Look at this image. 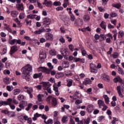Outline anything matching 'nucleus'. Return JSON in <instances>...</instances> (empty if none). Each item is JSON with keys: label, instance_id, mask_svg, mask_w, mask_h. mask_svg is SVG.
<instances>
[{"label": "nucleus", "instance_id": "5", "mask_svg": "<svg viewBox=\"0 0 124 124\" xmlns=\"http://www.w3.org/2000/svg\"><path fill=\"white\" fill-rule=\"evenodd\" d=\"M61 53L64 58H66V57H68L69 56L68 50L66 48H61Z\"/></svg>", "mask_w": 124, "mask_h": 124}, {"label": "nucleus", "instance_id": "29", "mask_svg": "<svg viewBox=\"0 0 124 124\" xmlns=\"http://www.w3.org/2000/svg\"><path fill=\"white\" fill-rule=\"evenodd\" d=\"M83 122L84 124H89L91 123V119L88 117L87 119H83Z\"/></svg>", "mask_w": 124, "mask_h": 124}, {"label": "nucleus", "instance_id": "19", "mask_svg": "<svg viewBox=\"0 0 124 124\" xmlns=\"http://www.w3.org/2000/svg\"><path fill=\"white\" fill-rule=\"evenodd\" d=\"M17 8L19 11H24V5L22 3L18 4L17 6Z\"/></svg>", "mask_w": 124, "mask_h": 124}, {"label": "nucleus", "instance_id": "61", "mask_svg": "<svg viewBox=\"0 0 124 124\" xmlns=\"http://www.w3.org/2000/svg\"><path fill=\"white\" fill-rule=\"evenodd\" d=\"M75 103H76V105H78V104H80L81 103H83V101H82L81 100L77 99Z\"/></svg>", "mask_w": 124, "mask_h": 124}, {"label": "nucleus", "instance_id": "30", "mask_svg": "<svg viewBox=\"0 0 124 124\" xmlns=\"http://www.w3.org/2000/svg\"><path fill=\"white\" fill-rule=\"evenodd\" d=\"M84 62V59H81L80 58L75 57L74 59V62Z\"/></svg>", "mask_w": 124, "mask_h": 124}, {"label": "nucleus", "instance_id": "46", "mask_svg": "<svg viewBox=\"0 0 124 124\" xmlns=\"http://www.w3.org/2000/svg\"><path fill=\"white\" fill-rule=\"evenodd\" d=\"M53 87V90L55 92V94H56V95H59V94H60V93H59V88L55 86V85Z\"/></svg>", "mask_w": 124, "mask_h": 124}, {"label": "nucleus", "instance_id": "17", "mask_svg": "<svg viewBox=\"0 0 124 124\" xmlns=\"http://www.w3.org/2000/svg\"><path fill=\"white\" fill-rule=\"evenodd\" d=\"M41 84L43 85V87L44 89V90H46V88H48L51 86V84H50V83L48 82H42Z\"/></svg>", "mask_w": 124, "mask_h": 124}, {"label": "nucleus", "instance_id": "10", "mask_svg": "<svg viewBox=\"0 0 124 124\" xmlns=\"http://www.w3.org/2000/svg\"><path fill=\"white\" fill-rule=\"evenodd\" d=\"M18 51V46H13L11 47L10 55H13L14 53Z\"/></svg>", "mask_w": 124, "mask_h": 124}, {"label": "nucleus", "instance_id": "54", "mask_svg": "<svg viewBox=\"0 0 124 124\" xmlns=\"http://www.w3.org/2000/svg\"><path fill=\"white\" fill-rule=\"evenodd\" d=\"M113 6L114 7H115L116 8H118L119 9L121 8V7H122V5L121 4V3H117L113 4Z\"/></svg>", "mask_w": 124, "mask_h": 124}, {"label": "nucleus", "instance_id": "37", "mask_svg": "<svg viewBox=\"0 0 124 124\" xmlns=\"http://www.w3.org/2000/svg\"><path fill=\"white\" fill-rule=\"evenodd\" d=\"M4 102H5V106L6 105H11V104L12 103V99L11 98L8 99L7 101H4Z\"/></svg>", "mask_w": 124, "mask_h": 124}, {"label": "nucleus", "instance_id": "20", "mask_svg": "<svg viewBox=\"0 0 124 124\" xmlns=\"http://www.w3.org/2000/svg\"><path fill=\"white\" fill-rule=\"evenodd\" d=\"M62 65L64 66V68H68L69 67V62L67 61H63L62 62Z\"/></svg>", "mask_w": 124, "mask_h": 124}, {"label": "nucleus", "instance_id": "11", "mask_svg": "<svg viewBox=\"0 0 124 124\" xmlns=\"http://www.w3.org/2000/svg\"><path fill=\"white\" fill-rule=\"evenodd\" d=\"M45 38L46 40L51 41L53 39V35L50 33H46L45 34Z\"/></svg>", "mask_w": 124, "mask_h": 124}, {"label": "nucleus", "instance_id": "18", "mask_svg": "<svg viewBox=\"0 0 124 124\" xmlns=\"http://www.w3.org/2000/svg\"><path fill=\"white\" fill-rule=\"evenodd\" d=\"M102 78L103 80H104V81H106L107 82H109V81H110V78H109V76L105 74L102 75Z\"/></svg>", "mask_w": 124, "mask_h": 124}, {"label": "nucleus", "instance_id": "51", "mask_svg": "<svg viewBox=\"0 0 124 124\" xmlns=\"http://www.w3.org/2000/svg\"><path fill=\"white\" fill-rule=\"evenodd\" d=\"M110 15L111 18H115V17H117V16H118V15L115 12H112V13H111Z\"/></svg>", "mask_w": 124, "mask_h": 124}, {"label": "nucleus", "instance_id": "28", "mask_svg": "<svg viewBox=\"0 0 124 124\" xmlns=\"http://www.w3.org/2000/svg\"><path fill=\"white\" fill-rule=\"evenodd\" d=\"M62 122L63 124H65L67 122H68V117L67 116H64L62 118Z\"/></svg>", "mask_w": 124, "mask_h": 124}, {"label": "nucleus", "instance_id": "6", "mask_svg": "<svg viewBox=\"0 0 124 124\" xmlns=\"http://www.w3.org/2000/svg\"><path fill=\"white\" fill-rule=\"evenodd\" d=\"M90 70L91 72L93 73H97V69L96 67V65L93 63H91L90 64Z\"/></svg>", "mask_w": 124, "mask_h": 124}, {"label": "nucleus", "instance_id": "16", "mask_svg": "<svg viewBox=\"0 0 124 124\" xmlns=\"http://www.w3.org/2000/svg\"><path fill=\"white\" fill-rule=\"evenodd\" d=\"M11 15L13 18H16L19 15V12L17 11H12L11 12Z\"/></svg>", "mask_w": 124, "mask_h": 124}, {"label": "nucleus", "instance_id": "52", "mask_svg": "<svg viewBox=\"0 0 124 124\" xmlns=\"http://www.w3.org/2000/svg\"><path fill=\"white\" fill-rule=\"evenodd\" d=\"M70 20L71 21V22H74V21H75V16L74 15V14L73 15H71L70 16Z\"/></svg>", "mask_w": 124, "mask_h": 124}, {"label": "nucleus", "instance_id": "59", "mask_svg": "<svg viewBox=\"0 0 124 124\" xmlns=\"http://www.w3.org/2000/svg\"><path fill=\"white\" fill-rule=\"evenodd\" d=\"M47 66H48L49 68L51 70H52V69H54V66L53 65H52V63H51L50 62L47 63Z\"/></svg>", "mask_w": 124, "mask_h": 124}, {"label": "nucleus", "instance_id": "47", "mask_svg": "<svg viewBox=\"0 0 124 124\" xmlns=\"http://www.w3.org/2000/svg\"><path fill=\"white\" fill-rule=\"evenodd\" d=\"M35 16H36V15H29L27 16V19H33L35 18Z\"/></svg>", "mask_w": 124, "mask_h": 124}, {"label": "nucleus", "instance_id": "36", "mask_svg": "<svg viewBox=\"0 0 124 124\" xmlns=\"http://www.w3.org/2000/svg\"><path fill=\"white\" fill-rule=\"evenodd\" d=\"M67 86L68 87H71L72 86V84H73V81L72 79H67Z\"/></svg>", "mask_w": 124, "mask_h": 124}, {"label": "nucleus", "instance_id": "8", "mask_svg": "<svg viewBox=\"0 0 124 124\" xmlns=\"http://www.w3.org/2000/svg\"><path fill=\"white\" fill-rule=\"evenodd\" d=\"M9 43L10 45H14V44H21V40L20 39H13L9 40Z\"/></svg>", "mask_w": 124, "mask_h": 124}, {"label": "nucleus", "instance_id": "9", "mask_svg": "<svg viewBox=\"0 0 124 124\" xmlns=\"http://www.w3.org/2000/svg\"><path fill=\"white\" fill-rule=\"evenodd\" d=\"M44 95H43V94H39L37 95V98H38V101H36V103L38 105H40V103L39 102H42V101H43V99H42V98H43Z\"/></svg>", "mask_w": 124, "mask_h": 124}, {"label": "nucleus", "instance_id": "2", "mask_svg": "<svg viewBox=\"0 0 124 124\" xmlns=\"http://www.w3.org/2000/svg\"><path fill=\"white\" fill-rule=\"evenodd\" d=\"M44 59H46V52L43 50H41L40 51L39 57L38 58L39 63H42Z\"/></svg>", "mask_w": 124, "mask_h": 124}, {"label": "nucleus", "instance_id": "14", "mask_svg": "<svg viewBox=\"0 0 124 124\" xmlns=\"http://www.w3.org/2000/svg\"><path fill=\"white\" fill-rule=\"evenodd\" d=\"M91 84H92V80L89 78L84 79L83 82V85H85V86H87V85H91Z\"/></svg>", "mask_w": 124, "mask_h": 124}, {"label": "nucleus", "instance_id": "50", "mask_svg": "<svg viewBox=\"0 0 124 124\" xmlns=\"http://www.w3.org/2000/svg\"><path fill=\"white\" fill-rule=\"evenodd\" d=\"M51 104L52 106H57L58 103L57 102V100H56V98H54V99L51 101Z\"/></svg>", "mask_w": 124, "mask_h": 124}, {"label": "nucleus", "instance_id": "22", "mask_svg": "<svg viewBox=\"0 0 124 124\" xmlns=\"http://www.w3.org/2000/svg\"><path fill=\"white\" fill-rule=\"evenodd\" d=\"M105 104V103L104 102V101L102 100H98V105L100 108H101V107H103Z\"/></svg>", "mask_w": 124, "mask_h": 124}, {"label": "nucleus", "instance_id": "60", "mask_svg": "<svg viewBox=\"0 0 124 124\" xmlns=\"http://www.w3.org/2000/svg\"><path fill=\"white\" fill-rule=\"evenodd\" d=\"M61 2L60 1H55L53 3V5L55 6H60L61 5Z\"/></svg>", "mask_w": 124, "mask_h": 124}, {"label": "nucleus", "instance_id": "44", "mask_svg": "<svg viewBox=\"0 0 124 124\" xmlns=\"http://www.w3.org/2000/svg\"><path fill=\"white\" fill-rule=\"evenodd\" d=\"M33 104L31 103H29L27 105V107L25 108L26 111H30L31 110V108L32 107Z\"/></svg>", "mask_w": 124, "mask_h": 124}, {"label": "nucleus", "instance_id": "55", "mask_svg": "<svg viewBox=\"0 0 124 124\" xmlns=\"http://www.w3.org/2000/svg\"><path fill=\"white\" fill-rule=\"evenodd\" d=\"M45 68H46L45 67H40L38 68V71L39 72H44V71L45 70Z\"/></svg>", "mask_w": 124, "mask_h": 124}, {"label": "nucleus", "instance_id": "53", "mask_svg": "<svg viewBox=\"0 0 124 124\" xmlns=\"http://www.w3.org/2000/svg\"><path fill=\"white\" fill-rule=\"evenodd\" d=\"M17 98L18 100H20V101L24 100V95L22 94L18 95Z\"/></svg>", "mask_w": 124, "mask_h": 124}, {"label": "nucleus", "instance_id": "43", "mask_svg": "<svg viewBox=\"0 0 124 124\" xmlns=\"http://www.w3.org/2000/svg\"><path fill=\"white\" fill-rule=\"evenodd\" d=\"M69 4V2L68 0H64V3L63 4V6L64 8H66L67 7V5Z\"/></svg>", "mask_w": 124, "mask_h": 124}, {"label": "nucleus", "instance_id": "35", "mask_svg": "<svg viewBox=\"0 0 124 124\" xmlns=\"http://www.w3.org/2000/svg\"><path fill=\"white\" fill-rule=\"evenodd\" d=\"M118 72L119 74H121V75H124V69L120 67L119 66H118Z\"/></svg>", "mask_w": 124, "mask_h": 124}, {"label": "nucleus", "instance_id": "13", "mask_svg": "<svg viewBox=\"0 0 124 124\" xmlns=\"http://www.w3.org/2000/svg\"><path fill=\"white\" fill-rule=\"evenodd\" d=\"M3 26H4V30H6V31H8L9 32H12V29L10 28V25L6 23H4Z\"/></svg>", "mask_w": 124, "mask_h": 124}, {"label": "nucleus", "instance_id": "56", "mask_svg": "<svg viewBox=\"0 0 124 124\" xmlns=\"http://www.w3.org/2000/svg\"><path fill=\"white\" fill-rule=\"evenodd\" d=\"M54 120H58V111H55L54 112Z\"/></svg>", "mask_w": 124, "mask_h": 124}, {"label": "nucleus", "instance_id": "27", "mask_svg": "<svg viewBox=\"0 0 124 124\" xmlns=\"http://www.w3.org/2000/svg\"><path fill=\"white\" fill-rule=\"evenodd\" d=\"M81 93H78V92H76L74 95H73V97L74 98H81Z\"/></svg>", "mask_w": 124, "mask_h": 124}, {"label": "nucleus", "instance_id": "40", "mask_svg": "<svg viewBox=\"0 0 124 124\" xmlns=\"http://www.w3.org/2000/svg\"><path fill=\"white\" fill-rule=\"evenodd\" d=\"M41 75H42V73H39V74H34L33 76V78H34V79L39 78L40 77H41Z\"/></svg>", "mask_w": 124, "mask_h": 124}, {"label": "nucleus", "instance_id": "45", "mask_svg": "<svg viewBox=\"0 0 124 124\" xmlns=\"http://www.w3.org/2000/svg\"><path fill=\"white\" fill-rule=\"evenodd\" d=\"M25 17H26V15L25 14V13H20L19 16V19H20L21 20H23V19H24Z\"/></svg>", "mask_w": 124, "mask_h": 124}, {"label": "nucleus", "instance_id": "21", "mask_svg": "<svg viewBox=\"0 0 124 124\" xmlns=\"http://www.w3.org/2000/svg\"><path fill=\"white\" fill-rule=\"evenodd\" d=\"M103 97L104 98L106 104H109V102H110V100L108 96H107V95L106 94H104Z\"/></svg>", "mask_w": 124, "mask_h": 124}, {"label": "nucleus", "instance_id": "23", "mask_svg": "<svg viewBox=\"0 0 124 124\" xmlns=\"http://www.w3.org/2000/svg\"><path fill=\"white\" fill-rule=\"evenodd\" d=\"M91 20V17L89 15H84L83 16V21L87 23V22H89Z\"/></svg>", "mask_w": 124, "mask_h": 124}, {"label": "nucleus", "instance_id": "41", "mask_svg": "<svg viewBox=\"0 0 124 124\" xmlns=\"http://www.w3.org/2000/svg\"><path fill=\"white\" fill-rule=\"evenodd\" d=\"M21 93V90H20V89H15L13 91V93H14V94H15V95L19 94V93Z\"/></svg>", "mask_w": 124, "mask_h": 124}, {"label": "nucleus", "instance_id": "42", "mask_svg": "<svg viewBox=\"0 0 124 124\" xmlns=\"http://www.w3.org/2000/svg\"><path fill=\"white\" fill-rule=\"evenodd\" d=\"M49 54L51 56H56L57 55V51L55 49H51L49 51Z\"/></svg>", "mask_w": 124, "mask_h": 124}, {"label": "nucleus", "instance_id": "34", "mask_svg": "<svg viewBox=\"0 0 124 124\" xmlns=\"http://www.w3.org/2000/svg\"><path fill=\"white\" fill-rule=\"evenodd\" d=\"M113 82H114V83H118V82H122L121 77H120V76H118L116 78H114L113 79Z\"/></svg>", "mask_w": 124, "mask_h": 124}, {"label": "nucleus", "instance_id": "31", "mask_svg": "<svg viewBox=\"0 0 124 124\" xmlns=\"http://www.w3.org/2000/svg\"><path fill=\"white\" fill-rule=\"evenodd\" d=\"M4 82L6 85H9L10 84V78H5L3 79Z\"/></svg>", "mask_w": 124, "mask_h": 124}, {"label": "nucleus", "instance_id": "49", "mask_svg": "<svg viewBox=\"0 0 124 124\" xmlns=\"http://www.w3.org/2000/svg\"><path fill=\"white\" fill-rule=\"evenodd\" d=\"M15 22L17 23V24L18 25L19 28H21V27H22V25H21V22H20V21L19 20L18 18H16L15 19Z\"/></svg>", "mask_w": 124, "mask_h": 124}, {"label": "nucleus", "instance_id": "26", "mask_svg": "<svg viewBox=\"0 0 124 124\" xmlns=\"http://www.w3.org/2000/svg\"><path fill=\"white\" fill-rule=\"evenodd\" d=\"M100 27L102 28V29H103L105 31H106V22L104 21H102L101 23L100 24Z\"/></svg>", "mask_w": 124, "mask_h": 124}, {"label": "nucleus", "instance_id": "39", "mask_svg": "<svg viewBox=\"0 0 124 124\" xmlns=\"http://www.w3.org/2000/svg\"><path fill=\"white\" fill-rule=\"evenodd\" d=\"M52 3L51 1H48L47 2H43V4H45V5L47 6V7H51V6H52Z\"/></svg>", "mask_w": 124, "mask_h": 124}, {"label": "nucleus", "instance_id": "15", "mask_svg": "<svg viewBox=\"0 0 124 124\" xmlns=\"http://www.w3.org/2000/svg\"><path fill=\"white\" fill-rule=\"evenodd\" d=\"M87 111L88 113H92L93 111V105H89L87 107Z\"/></svg>", "mask_w": 124, "mask_h": 124}, {"label": "nucleus", "instance_id": "38", "mask_svg": "<svg viewBox=\"0 0 124 124\" xmlns=\"http://www.w3.org/2000/svg\"><path fill=\"white\" fill-rule=\"evenodd\" d=\"M63 76H64V75L62 72L58 73L55 75V77L57 78V79L62 77H63Z\"/></svg>", "mask_w": 124, "mask_h": 124}, {"label": "nucleus", "instance_id": "3", "mask_svg": "<svg viewBox=\"0 0 124 124\" xmlns=\"http://www.w3.org/2000/svg\"><path fill=\"white\" fill-rule=\"evenodd\" d=\"M19 108H16V111L17 112H20V111H22V110H24L25 109V107L26 106H28V102L27 101H22L19 103Z\"/></svg>", "mask_w": 124, "mask_h": 124}, {"label": "nucleus", "instance_id": "58", "mask_svg": "<svg viewBox=\"0 0 124 124\" xmlns=\"http://www.w3.org/2000/svg\"><path fill=\"white\" fill-rule=\"evenodd\" d=\"M112 57L113 59H117V58L119 57V53L114 52L112 55Z\"/></svg>", "mask_w": 124, "mask_h": 124}, {"label": "nucleus", "instance_id": "25", "mask_svg": "<svg viewBox=\"0 0 124 124\" xmlns=\"http://www.w3.org/2000/svg\"><path fill=\"white\" fill-rule=\"evenodd\" d=\"M33 92V89H32V88H30V90H27V93H29V94L30 95V97L31 98H32V97H33L32 94H31V93Z\"/></svg>", "mask_w": 124, "mask_h": 124}, {"label": "nucleus", "instance_id": "33", "mask_svg": "<svg viewBox=\"0 0 124 124\" xmlns=\"http://www.w3.org/2000/svg\"><path fill=\"white\" fill-rule=\"evenodd\" d=\"M54 98H55L54 97L50 95L48 96L46 98V101H47V102H48V103H51V101H53Z\"/></svg>", "mask_w": 124, "mask_h": 124}, {"label": "nucleus", "instance_id": "32", "mask_svg": "<svg viewBox=\"0 0 124 124\" xmlns=\"http://www.w3.org/2000/svg\"><path fill=\"white\" fill-rule=\"evenodd\" d=\"M118 38H122L124 35V31L123 30H121L118 32Z\"/></svg>", "mask_w": 124, "mask_h": 124}, {"label": "nucleus", "instance_id": "4", "mask_svg": "<svg viewBox=\"0 0 124 124\" xmlns=\"http://www.w3.org/2000/svg\"><path fill=\"white\" fill-rule=\"evenodd\" d=\"M46 26H44L43 24L41 27L39 29V30L35 31L33 32L34 34H41L42 32H45L46 31Z\"/></svg>", "mask_w": 124, "mask_h": 124}, {"label": "nucleus", "instance_id": "48", "mask_svg": "<svg viewBox=\"0 0 124 124\" xmlns=\"http://www.w3.org/2000/svg\"><path fill=\"white\" fill-rule=\"evenodd\" d=\"M6 89L8 92H11L12 91H13L14 88L13 86L9 85V86H7Z\"/></svg>", "mask_w": 124, "mask_h": 124}, {"label": "nucleus", "instance_id": "24", "mask_svg": "<svg viewBox=\"0 0 124 124\" xmlns=\"http://www.w3.org/2000/svg\"><path fill=\"white\" fill-rule=\"evenodd\" d=\"M41 114L36 112L35 114H34V117L32 118L33 121H36V120H37V118H39V117H41Z\"/></svg>", "mask_w": 124, "mask_h": 124}, {"label": "nucleus", "instance_id": "64", "mask_svg": "<svg viewBox=\"0 0 124 124\" xmlns=\"http://www.w3.org/2000/svg\"><path fill=\"white\" fill-rule=\"evenodd\" d=\"M44 72L46 74H50V70H49L47 68H45V71Z\"/></svg>", "mask_w": 124, "mask_h": 124}, {"label": "nucleus", "instance_id": "62", "mask_svg": "<svg viewBox=\"0 0 124 124\" xmlns=\"http://www.w3.org/2000/svg\"><path fill=\"white\" fill-rule=\"evenodd\" d=\"M103 119H104V116H100L98 118L97 121H98V122L100 123V122H101L102 121V120H103Z\"/></svg>", "mask_w": 124, "mask_h": 124}, {"label": "nucleus", "instance_id": "63", "mask_svg": "<svg viewBox=\"0 0 124 124\" xmlns=\"http://www.w3.org/2000/svg\"><path fill=\"white\" fill-rule=\"evenodd\" d=\"M0 35L1 37H6V33L3 31H2L0 33Z\"/></svg>", "mask_w": 124, "mask_h": 124}, {"label": "nucleus", "instance_id": "1", "mask_svg": "<svg viewBox=\"0 0 124 124\" xmlns=\"http://www.w3.org/2000/svg\"><path fill=\"white\" fill-rule=\"evenodd\" d=\"M32 71V66L30 64H27L24 67L21 68V72L22 73V78L25 79L26 81L31 80V77L29 74Z\"/></svg>", "mask_w": 124, "mask_h": 124}, {"label": "nucleus", "instance_id": "7", "mask_svg": "<svg viewBox=\"0 0 124 124\" xmlns=\"http://www.w3.org/2000/svg\"><path fill=\"white\" fill-rule=\"evenodd\" d=\"M51 24V19L49 17H45L43 19V25L46 27Z\"/></svg>", "mask_w": 124, "mask_h": 124}, {"label": "nucleus", "instance_id": "12", "mask_svg": "<svg viewBox=\"0 0 124 124\" xmlns=\"http://www.w3.org/2000/svg\"><path fill=\"white\" fill-rule=\"evenodd\" d=\"M117 93L120 97H124V95L122 93V87L121 86H118L117 87Z\"/></svg>", "mask_w": 124, "mask_h": 124}, {"label": "nucleus", "instance_id": "57", "mask_svg": "<svg viewBox=\"0 0 124 124\" xmlns=\"http://www.w3.org/2000/svg\"><path fill=\"white\" fill-rule=\"evenodd\" d=\"M59 41L61 42V43L63 44L65 42V40H64V38H63L62 36H61L59 39Z\"/></svg>", "mask_w": 124, "mask_h": 124}]
</instances>
